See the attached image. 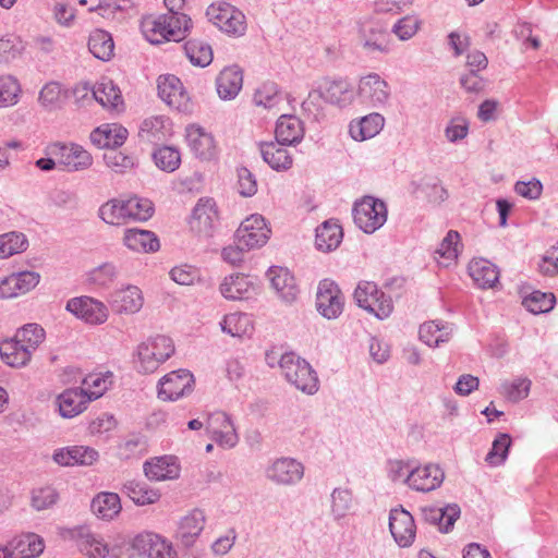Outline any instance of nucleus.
<instances>
[{
	"label": "nucleus",
	"mask_w": 558,
	"mask_h": 558,
	"mask_svg": "<svg viewBox=\"0 0 558 558\" xmlns=\"http://www.w3.org/2000/svg\"><path fill=\"white\" fill-rule=\"evenodd\" d=\"M191 26L187 15L149 14L141 21L142 33L151 44L180 41L186 37Z\"/></svg>",
	"instance_id": "obj_1"
},
{
	"label": "nucleus",
	"mask_w": 558,
	"mask_h": 558,
	"mask_svg": "<svg viewBox=\"0 0 558 558\" xmlns=\"http://www.w3.org/2000/svg\"><path fill=\"white\" fill-rule=\"evenodd\" d=\"M173 352L174 345L169 337L149 338L137 347L136 366L142 373H154Z\"/></svg>",
	"instance_id": "obj_2"
},
{
	"label": "nucleus",
	"mask_w": 558,
	"mask_h": 558,
	"mask_svg": "<svg viewBox=\"0 0 558 558\" xmlns=\"http://www.w3.org/2000/svg\"><path fill=\"white\" fill-rule=\"evenodd\" d=\"M287 380L299 390L313 395L318 389V379L311 365L293 353H286L279 362Z\"/></svg>",
	"instance_id": "obj_3"
},
{
	"label": "nucleus",
	"mask_w": 558,
	"mask_h": 558,
	"mask_svg": "<svg viewBox=\"0 0 558 558\" xmlns=\"http://www.w3.org/2000/svg\"><path fill=\"white\" fill-rule=\"evenodd\" d=\"M206 15L215 26L228 35L239 37L245 34V15L229 2L211 3L206 10Z\"/></svg>",
	"instance_id": "obj_4"
},
{
	"label": "nucleus",
	"mask_w": 558,
	"mask_h": 558,
	"mask_svg": "<svg viewBox=\"0 0 558 558\" xmlns=\"http://www.w3.org/2000/svg\"><path fill=\"white\" fill-rule=\"evenodd\" d=\"M354 299L360 307L379 319L387 318L393 310L391 298L386 295L371 281H361L357 284L354 291Z\"/></svg>",
	"instance_id": "obj_5"
},
{
	"label": "nucleus",
	"mask_w": 558,
	"mask_h": 558,
	"mask_svg": "<svg viewBox=\"0 0 558 558\" xmlns=\"http://www.w3.org/2000/svg\"><path fill=\"white\" fill-rule=\"evenodd\" d=\"M355 225L365 233L378 230L387 220L386 204L372 196H365L353 208Z\"/></svg>",
	"instance_id": "obj_6"
},
{
	"label": "nucleus",
	"mask_w": 558,
	"mask_h": 558,
	"mask_svg": "<svg viewBox=\"0 0 558 558\" xmlns=\"http://www.w3.org/2000/svg\"><path fill=\"white\" fill-rule=\"evenodd\" d=\"M48 154L58 160V167L68 172L83 171L93 165L92 155L74 143H54Z\"/></svg>",
	"instance_id": "obj_7"
},
{
	"label": "nucleus",
	"mask_w": 558,
	"mask_h": 558,
	"mask_svg": "<svg viewBox=\"0 0 558 558\" xmlns=\"http://www.w3.org/2000/svg\"><path fill=\"white\" fill-rule=\"evenodd\" d=\"M356 93L363 104L375 108L386 106L391 95L389 84L378 73L362 76Z\"/></svg>",
	"instance_id": "obj_8"
},
{
	"label": "nucleus",
	"mask_w": 558,
	"mask_h": 558,
	"mask_svg": "<svg viewBox=\"0 0 558 558\" xmlns=\"http://www.w3.org/2000/svg\"><path fill=\"white\" fill-rule=\"evenodd\" d=\"M269 235L270 229L267 227L264 217L251 215L238 228L235 241L250 251L264 246L269 240Z\"/></svg>",
	"instance_id": "obj_9"
},
{
	"label": "nucleus",
	"mask_w": 558,
	"mask_h": 558,
	"mask_svg": "<svg viewBox=\"0 0 558 558\" xmlns=\"http://www.w3.org/2000/svg\"><path fill=\"white\" fill-rule=\"evenodd\" d=\"M194 376L186 369L172 371L158 385V397L163 401H175L193 391Z\"/></svg>",
	"instance_id": "obj_10"
},
{
	"label": "nucleus",
	"mask_w": 558,
	"mask_h": 558,
	"mask_svg": "<svg viewBox=\"0 0 558 558\" xmlns=\"http://www.w3.org/2000/svg\"><path fill=\"white\" fill-rule=\"evenodd\" d=\"M65 308L76 318L89 325H101L106 323L109 317L107 305L90 296L84 295L70 299Z\"/></svg>",
	"instance_id": "obj_11"
},
{
	"label": "nucleus",
	"mask_w": 558,
	"mask_h": 558,
	"mask_svg": "<svg viewBox=\"0 0 558 558\" xmlns=\"http://www.w3.org/2000/svg\"><path fill=\"white\" fill-rule=\"evenodd\" d=\"M317 311L327 319L337 318L343 310V295L338 286L328 279L319 282L316 294Z\"/></svg>",
	"instance_id": "obj_12"
},
{
	"label": "nucleus",
	"mask_w": 558,
	"mask_h": 558,
	"mask_svg": "<svg viewBox=\"0 0 558 558\" xmlns=\"http://www.w3.org/2000/svg\"><path fill=\"white\" fill-rule=\"evenodd\" d=\"M99 460V452L89 446L74 445L54 450L52 461L60 466H92Z\"/></svg>",
	"instance_id": "obj_13"
},
{
	"label": "nucleus",
	"mask_w": 558,
	"mask_h": 558,
	"mask_svg": "<svg viewBox=\"0 0 558 558\" xmlns=\"http://www.w3.org/2000/svg\"><path fill=\"white\" fill-rule=\"evenodd\" d=\"M40 281L36 271L13 272L0 280V300L14 299L32 291Z\"/></svg>",
	"instance_id": "obj_14"
},
{
	"label": "nucleus",
	"mask_w": 558,
	"mask_h": 558,
	"mask_svg": "<svg viewBox=\"0 0 558 558\" xmlns=\"http://www.w3.org/2000/svg\"><path fill=\"white\" fill-rule=\"evenodd\" d=\"M158 95L169 107L178 111L190 109V97L182 82L174 75L168 74L159 77Z\"/></svg>",
	"instance_id": "obj_15"
},
{
	"label": "nucleus",
	"mask_w": 558,
	"mask_h": 558,
	"mask_svg": "<svg viewBox=\"0 0 558 558\" xmlns=\"http://www.w3.org/2000/svg\"><path fill=\"white\" fill-rule=\"evenodd\" d=\"M80 550L88 558H106L110 548L100 534L93 532L88 526H77L71 531Z\"/></svg>",
	"instance_id": "obj_16"
},
{
	"label": "nucleus",
	"mask_w": 558,
	"mask_h": 558,
	"mask_svg": "<svg viewBox=\"0 0 558 558\" xmlns=\"http://www.w3.org/2000/svg\"><path fill=\"white\" fill-rule=\"evenodd\" d=\"M206 429L210 437L221 447L232 448L239 437L234 425L225 412H215L208 416Z\"/></svg>",
	"instance_id": "obj_17"
},
{
	"label": "nucleus",
	"mask_w": 558,
	"mask_h": 558,
	"mask_svg": "<svg viewBox=\"0 0 558 558\" xmlns=\"http://www.w3.org/2000/svg\"><path fill=\"white\" fill-rule=\"evenodd\" d=\"M389 529L400 547L412 545L416 534V526L409 511L403 508L392 509L389 515Z\"/></svg>",
	"instance_id": "obj_18"
},
{
	"label": "nucleus",
	"mask_w": 558,
	"mask_h": 558,
	"mask_svg": "<svg viewBox=\"0 0 558 558\" xmlns=\"http://www.w3.org/2000/svg\"><path fill=\"white\" fill-rule=\"evenodd\" d=\"M320 97L332 105L345 107L353 101L354 90L350 83L344 80L328 82L319 95L310 94L308 99L303 101V108L306 110L310 109L308 107L313 102V99H318Z\"/></svg>",
	"instance_id": "obj_19"
},
{
	"label": "nucleus",
	"mask_w": 558,
	"mask_h": 558,
	"mask_svg": "<svg viewBox=\"0 0 558 558\" xmlns=\"http://www.w3.org/2000/svg\"><path fill=\"white\" fill-rule=\"evenodd\" d=\"M442 470L435 464H428L412 470L404 482L417 492L428 493L440 486L444 481Z\"/></svg>",
	"instance_id": "obj_20"
},
{
	"label": "nucleus",
	"mask_w": 558,
	"mask_h": 558,
	"mask_svg": "<svg viewBox=\"0 0 558 558\" xmlns=\"http://www.w3.org/2000/svg\"><path fill=\"white\" fill-rule=\"evenodd\" d=\"M186 142L191 151L199 159L211 160L218 155L214 136L198 125L186 128Z\"/></svg>",
	"instance_id": "obj_21"
},
{
	"label": "nucleus",
	"mask_w": 558,
	"mask_h": 558,
	"mask_svg": "<svg viewBox=\"0 0 558 558\" xmlns=\"http://www.w3.org/2000/svg\"><path fill=\"white\" fill-rule=\"evenodd\" d=\"M303 475V465L291 458L278 459L267 469V477L278 485L295 484Z\"/></svg>",
	"instance_id": "obj_22"
},
{
	"label": "nucleus",
	"mask_w": 558,
	"mask_h": 558,
	"mask_svg": "<svg viewBox=\"0 0 558 558\" xmlns=\"http://www.w3.org/2000/svg\"><path fill=\"white\" fill-rule=\"evenodd\" d=\"M267 277L272 289L277 292L282 301L292 303L296 300L299 289L295 282V278L287 268L271 267L267 271Z\"/></svg>",
	"instance_id": "obj_23"
},
{
	"label": "nucleus",
	"mask_w": 558,
	"mask_h": 558,
	"mask_svg": "<svg viewBox=\"0 0 558 558\" xmlns=\"http://www.w3.org/2000/svg\"><path fill=\"white\" fill-rule=\"evenodd\" d=\"M122 242L128 250L134 253H155L160 247L159 240L154 232L136 228L124 230Z\"/></svg>",
	"instance_id": "obj_24"
},
{
	"label": "nucleus",
	"mask_w": 558,
	"mask_h": 558,
	"mask_svg": "<svg viewBox=\"0 0 558 558\" xmlns=\"http://www.w3.org/2000/svg\"><path fill=\"white\" fill-rule=\"evenodd\" d=\"M360 41L368 52L389 51V33L379 24L363 23L360 27Z\"/></svg>",
	"instance_id": "obj_25"
},
{
	"label": "nucleus",
	"mask_w": 558,
	"mask_h": 558,
	"mask_svg": "<svg viewBox=\"0 0 558 558\" xmlns=\"http://www.w3.org/2000/svg\"><path fill=\"white\" fill-rule=\"evenodd\" d=\"M89 399L81 388H69L57 398L60 415L72 418L86 410Z\"/></svg>",
	"instance_id": "obj_26"
},
{
	"label": "nucleus",
	"mask_w": 558,
	"mask_h": 558,
	"mask_svg": "<svg viewBox=\"0 0 558 558\" xmlns=\"http://www.w3.org/2000/svg\"><path fill=\"white\" fill-rule=\"evenodd\" d=\"M143 304V293L136 286H128L112 294V307L119 314H135Z\"/></svg>",
	"instance_id": "obj_27"
},
{
	"label": "nucleus",
	"mask_w": 558,
	"mask_h": 558,
	"mask_svg": "<svg viewBox=\"0 0 558 558\" xmlns=\"http://www.w3.org/2000/svg\"><path fill=\"white\" fill-rule=\"evenodd\" d=\"M205 521V513L201 509H194L181 519L177 535L184 546L194 544L204 530Z\"/></svg>",
	"instance_id": "obj_28"
},
{
	"label": "nucleus",
	"mask_w": 558,
	"mask_h": 558,
	"mask_svg": "<svg viewBox=\"0 0 558 558\" xmlns=\"http://www.w3.org/2000/svg\"><path fill=\"white\" fill-rule=\"evenodd\" d=\"M128 137V130L120 124H105L90 133V141L99 148L121 146Z\"/></svg>",
	"instance_id": "obj_29"
},
{
	"label": "nucleus",
	"mask_w": 558,
	"mask_h": 558,
	"mask_svg": "<svg viewBox=\"0 0 558 558\" xmlns=\"http://www.w3.org/2000/svg\"><path fill=\"white\" fill-rule=\"evenodd\" d=\"M276 140L281 145L299 143L304 135L302 121L292 114H282L276 125Z\"/></svg>",
	"instance_id": "obj_30"
},
{
	"label": "nucleus",
	"mask_w": 558,
	"mask_h": 558,
	"mask_svg": "<svg viewBox=\"0 0 558 558\" xmlns=\"http://www.w3.org/2000/svg\"><path fill=\"white\" fill-rule=\"evenodd\" d=\"M145 475L153 481L174 480L180 475V466L173 457H160L144 464Z\"/></svg>",
	"instance_id": "obj_31"
},
{
	"label": "nucleus",
	"mask_w": 558,
	"mask_h": 558,
	"mask_svg": "<svg viewBox=\"0 0 558 558\" xmlns=\"http://www.w3.org/2000/svg\"><path fill=\"white\" fill-rule=\"evenodd\" d=\"M242 71L233 65L225 68L216 80L217 93L222 99L234 98L242 88Z\"/></svg>",
	"instance_id": "obj_32"
},
{
	"label": "nucleus",
	"mask_w": 558,
	"mask_h": 558,
	"mask_svg": "<svg viewBox=\"0 0 558 558\" xmlns=\"http://www.w3.org/2000/svg\"><path fill=\"white\" fill-rule=\"evenodd\" d=\"M385 119L380 113H369L359 121H352L349 132L354 141H365L376 136L384 128Z\"/></svg>",
	"instance_id": "obj_33"
},
{
	"label": "nucleus",
	"mask_w": 558,
	"mask_h": 558,
	"mask_svg": "<svg viewBox=\"0 0 558 558\" xmlns=\"http://www.w3.org/2000/svg\"><path fill=\"white\" fill-rule=\"evenodd\" d=\"M469 275L482 289L493 288L499 279L497 267L485 258H475L469 264Z\"/></svg>",
	"instance_id": "obj_34"
},
{
	"label": "nucleus",
	"mask_w": 558,
	"mask_h": 558,
	"mask_svg": "<svg viewBox=\"0 0 558 558\" xmlns=\"http://www.w3.org/2000/svg\"><path fill=\"white\" fill-rule=\"evenodd\" d=\"M33 353L26 349L15 337L0 342L1 360L11 367L25 366L32 359Z\"/></svg>",
	"instance_id": "obj_35"
},
{
	"label": "nucleus",
	"mask_w": 558,
	"mask_h": 558,
	"mask_svg": "<svg viewBox=\"0 0 558 558\" xmlns=\"http://www.w3.org/2000/svg\"><path fill=\"white\" fill-rule=\"evenodd\" d=\"M170 133L169 120L163 116H154L145 119L138 131L140 137L149 143L165 141Z\"/></svg>",
	"instance_id": "obj_36"
},
{
	"label": "nucleus",
	"mask_w": 558,
	"mask_h": 558,
	"mask_svg": "<svg viewBox=\"0 0 558 558\" xmlns=\"http://www.w3.org/2000/svg\"><path fill=\"white\" fill-rule=\"evenodd\" d=\"M342 236V228L337 222L325 221L316 229V247L322 252H330L339 246Z\"/></svg>",
	"instance_id": "obj_37"
},
{
	"label": "nucleus",
	"mask_w": 558,
	"mask_h": 558,
	"mask_svg": "<svg viewBox=\"0 0 558 558\" xmlns=\"http://www.w3.org/2000/svg\"><path fill=\"white\" fill-rule=\"evenodd\" d=\"M92 510L94 514L102 520L114 519L122 509L121 500L116 493H99L92 501Z\"/></svg>",
	"instance_id": "obj_38"
},
{
	"label": "nucleus",
	"mask_w": 558,
	"mask_h": 558,
	"mask_svg": "<svg viewBox=\"0 0 558 558\" xmlns=\"http://www.w3.org/2000/svg\"><path fill=\"white\" fill-rule=\"evenodd\" d=\"M260 154L264 161L277 171L291 168L293 162L288 149L282 147L278 142L260 144Z\"/></svg>",
	"instance_id": "obj_39"
},
{
	"label": "nucleus",
	"mask_w": 558,
	"mask_h": 558,
	"mask_svg": "<svg viewBox=\"0 0 558 558\" xmlns=\"http://www.w3.org/2000/svg\"><path fill=\"white\" fill-rule=\"evenodd\" d=\"M425 519L439 526L441 532H448L460 517L458 505H447L444 508L429 507L423 510Z\"/></svg>",
	"instance_id": "obj_40"
},
{
	"label": "nucleus",
	"mask_w": 558,
	"mask_h": 558,
	"mask_svg": "<svg viewBox=\"0 0 558 558\" xmlns=\"http://www.w3.org/2000/svg\"><path fill=\"white\" fill-rule=\"evenodd\" d=\"M253 284L248 277L242 274L226 277L220 284L221 294L229 300H242L248 298Z\"/></svg>",
	"instance_id": "obj_41"
},
{
	"label": "nucleus",
	"mask_w": 558,
	"mask_h": 558,
	"mask_svg": "<svg viewBox=\"0 0 558 558\" xmlns=\"http://www.w3.org/2000/svg\"><path fill=\"white\" fill-rule=\"evenodd\" d=\"M92 97L105 108L117 109L123 104L120 89L107 78H102L93 87Z\"/></svg>",
	"instance_id": "obj_42"
},
{
	"label": "nucleus",
	"mask_w": 558,
	"mask_h": 558,
	"mask_svg": "<svg viewBox=\"0 0 558 558\" xmlns=\"http://www.w3.org/2000/svg\"><path fill=\"white\" fill-rule=\"evenodd\" d=\"M418 333L424 343L436 348L440 343L449 341L452 328L449 324L433 320L422 324Z\"/></svg>",
	"instance_id": "obj_43"
},
{
	"label": "nucleus",
	"mask_w": 558,
	"mask_h": 558,
	"mask_svg": "<svg viewBox=\"0 0 558 558\" xmlns=\"http://www.w3.org/2000/svg\"><path fill=\"white\" fill-rule=\"evenodd\" d=\"M12 546V555L16 558H36L45 548L44 539L34 533L19 536L14 539Z\"/></svg>",
	"instance_id": "obj_44"
},
{
	"label": "nucleus",
	"mask_w": 558,
	"mask_h": 558,
	"mask_svg": "<svg viewBox=\"0 0 558 558\" xmlns=\"http://www.w3.org/2000/svg\"><path fill=\"white\" fill-rule=\"evenodd\" d=\"M123 492L137 506L156 504L161 497L159 490L150 488L147 484L137 481H128L123 485Z\"/></svg>",
	"instance_id": "obj_45"
},
{
	"label": "nucleus",
	"mask_w": 558,
	"mask_h": 558,
	"mask_svg": "<svg viewBox=\"0 0 558 558\" xmlns=\"http://www.w3.org/2000/svg\"><path fill=\"white\" fill-rule=\"evenodd\" d=\"M113 383V374L111 372L106 373H92L88 374L82 381L84 391L89 401L97 400L102 397L104 393L109 389Z\"/></svg>",
	"instance_id": "obj_46"
},
{
	"label": "nucleus",
	"mask_w": 558,
	"mask_h": 558,
	"mask_svg": "<svg viewBox=\"0 0 558 558\" xmlns=\"http://www.w3.org/2000/svg\"><path fill=\"white\" fill-rule=\"evenodd\" d=\"M88 49L95 58L108 61L113 56L114 43L108 32L95 29L89 35Z\"/></svg>",
	"instance_id": "obj_47"
},
{
	"label": "nucleus",
	"mask_w": 558,
	"mask_h": 558,
	"mask_svg": "<svg viewBox=\"0 0 558 558\" xmlns=\"http://www.w3.org/2000/svg\"><path fill=\"white\" fill-rule=\"evenodd\" d=\"M460 246V234L450 230L435 251L438 264L448 267L457 259Z\"/></svg>",
	"instance_id": "obj_48"
},
{
	"label": "nucleus",
	"mask_w": 558,
	"mask_h": 558,
	"mask_svg": "<svg viewBox=\"0 0 558 558\" xmlns=\"http://www.w3.org/2000/svg\"><path fill=\"white\" fill-rule=\"evenodd\" d=\"M221 330L232 337H243L253 330L248 315L243 313H231L223 317L220 323Z\"/></svg>",
	"instance_id": "obj_49"
},
{
	"label": "nucleus",
	"mask_w": 558,
	"mask_h": 558,
	"mask_svg": "<svg viewBox=\"0 0 558 558\" xmlns=\"http://www.w3.org/2000/svg\"><path fill=\"white\" fill-rule=\"evenodd\" d=\"M100 218L109 225L120 226L129 220L125 199L113 198L99 208Z\"/></svg>",
	"instance_id": "obj_50"
},
{
	"label": "nucleus",
	"mask_w": 558,
	"mask_h": 558,
	"mask_svg": "<svg viewBox=\"0 0 558 558\" xmlns=\"http://www.w3.org/2000/svg\"><path fill=\"white\" fill-rule=\"evenodd\" d=\"M28 247V240L22 232L11 231L0 235V259L23 253Z\"/></svg>",
	"instance_id": "obj_51"
},
{
	"label": "nucleus",
	"mask_w": 558,
	"mask_h": 558,
	"mask_svg": "<svg viewBox=\"0 0 558 558\" xmlns=\"http://www.w3.org/2000/svg\"><path fill=\"white\" fill-rule=\"evenodd\" d=\"M185 54L192 64L197 66H207L213 61L211 47L198 39H191L184 45Z\"/></svg>",
	"instance_id": "obj_52"
},
{
	"label": "nucleus",
	"mask_w": 558,
	"mask_h": 558,
	"mask_svg": "<svg viewBox=\"0 0 558 558\" xmlns=\"http://www.w3.org/2000/svg\"><path fill=\"white\" fill-rule=\"evenodd\" d=\"M254 102L256 106L264 107L266 109L279 110L280 104L283 102V97L279 93L277 85L274 83H264L254 94Z\"/></svg>",
	"instance_id": "obj_53"
},
{
	"label": "nucleus",
	"mask_w": 558,
	"mask_h": 558,
	"mask_svg": "<svg viewBox=\"0 0 558 558\" xmlns=\"http://www.w3.org/2000/svg\"><path fill=\"white\" fill-rule=\"evenodd\" d=\"M217 219V210L213 199H199L193 210V220L199 231H207Z\"/></svg>",
	"instance_id": "obj_54"
},
{
	"label": "nucleus",
	"mask_w": 558,
	"mask_h": 558,
	"mask_svg": "<svg viewBox=\"0 0 558 558\" xmlns=\"http://www.w3.org/2000/svg\"><path fill=\"white\" fill-rule=\"evenodd\" d=\"M118 276L119 269L117 265L107 262L89 270L87 280L98 287H109L118 279Z\"/></svg>",
	"instance_id": "obj_55"
},
{
	"label": "nucleus",
	"mask_w": 558,
	"mask_h": 558,
	"mask_svg": "<svg viewBox=\"0 0 558 558\" xmlns=\"http://www.w3.org/2000/svg\"><path fill=\"white\" fill-rule=\"evenodd\" d=\"M556 298L553 293L533 291L523 299V306L533 314H542L551 311L555 306Z\"/></svg>",
	"instance_id": "obj_56"
},
{
	"label": "nucleus",
	"mask_w": 558,
	"mask_h": 558,
	"mask_svg": "<svg viewBox=\"0 0 558 558\" xmlns=\"http://www.w3.org/2000/svg\"><path fill=\"white\" fill-rule=\"evenodd\" d=\"M14 337L34 353L45 340V330L37 324H27L19 329Z\"/></svg>",
	"instance_id": "obj_57"
},
{
	"label": "nucleus",
	"mask_w": 558,
	"mask_h": 558,
	"mask_svg": "<svg viewBox=\"0 0 558 558\" xmlns=\"http://www.w3.org/2000/svg\"><path fill=\"white\" fill-rule=\"evenodd\" d=\"M21 87L16 78L11 75H0V109L17 104Z\"/></svg>",
	"instance_id": "obj_58"
},
{
	"label": "nucleus",
	"mask_w": 558,
	"mask_h": 558,
	"mask_svg": "<svg viewBox=\"0 0 558 558\" xmlns=\"http://www.w3.org/2000/svg\"><path fill=\"white\" fill-rule=\"evenodd\" d=\"M161 535L154 532H142L133 537L131 548L140 557L151 558L157 549Z\"/></svg>",
	"instance_id": "obj_59"
},
{
	"label": "nucleus",
	"mask_w": 558,
	"mask_h": 558,
	"mask_svg": "<svg viewBox=\"0 0 558 558\" xmlns=\"http://www.w3.org/2000/svg\"><path fill=\"white\" fill-rule=\"evenodd\" d=\"M512 439L507 433H499L493 441L490 451L486 456V462L490 465L502 464L507 457L508 451L511 447Z\"/></svg>",
	"instance_id": "obj_60"
},
{
	"label": "nucleus",
	"mask_w": 558,
	"mask_h": 558,
	"mask_svg": "<svg viewBox=\"0 0 558 558\" xmlns=\"http://www.w3.org/2000/svg\"><path fill=\"white\" fill-rule=\"evenodd\" d=\"M156 166L167 172L175 171L181 163L180 151L170 146L158 148L153 155Z\"/></svg>",
	"instance_id": "obj_61"
},
{
	"label": "nucleus",
	"mask_w": 558,
	"mask_h": 558,
	"mask_svg": "<svg viewBox=\"0 0 558 558\" xmlns=\"http://www.w3.org/2000/svg\"><path fill=\"white\" fill-rule=\"evenodd\" d=\"M129 220L146 221L154 213L153 203L147 198H140L137 196L125 199Z\"/></svg>",
	"instance_id": "obj_62"
},
{
	"label": "nucleus",
	"mask_w": 558,
	"mask_h": 558,
	"mask_svg": "<svg viewBox=\"0 0 558 558\" xmlns=\"http://www.w3.org/2000/svg\"><path fill=\"white\" fill-rule=\"evenodd\" d=\"M106 166L117 173H125L135 166V158L114 148L104 154Z\"/></svg>",
	"instance_id": "obj_63"
},
{
	"label": "nucleus",
	"mask_w": 558,
	"mask_h": 558,
	"mask_svg": "<svg viewBox=\"0 0 558 558\" xmlns=\"http://www.w3.org/2000/svg\"><path fill=\"white\" fill-rule=\"evenodd\" d=\"M531 380L527 378H517L512 381H505L500 387V393L512 402H518L529 396Z\"/></svg>",
	"instance_id": "obj_64"
}]
</instances>
